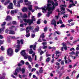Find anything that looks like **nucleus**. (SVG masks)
<instances>
[{
    "label": "nucleus",
    "instance_id": "69168bd1",
    "mask_svg": "<svg viewBox=\"0 0 79 79\" xmlns=\"http://www.w3.org/2000/svg\"><path fill=\"white\" fill-rule=\"evenodd\" d=\"M51 56V55L49 54H46V57H48V56Z\"/></svg>",
    "mask_w": 79,
    "mask_h": 79
},
{
    "label": "nucleus",
    "instance_id": "13d9d810",
    "mask_svg": "<svg viewBox=\"0 0 79 79\" xmlns=\"http://www.w3.org/2000/svg\"><path fill=\"white\" fill-rule=\"evenodd\" d=\"M11 38V39H16V38L15 37V36H10Z\"/></svg>",
    "mask_w": 79,
    "mask_h": 79
},
{
    "label": "nucleus",
    "instance_id": "8fccbe9b",
    "mask_svg": "<svg viewBox=\"0 0 79 79\" xmlns=\"http://www.w3.org/2000/svg\"><path fill=\"white\" fill-rule=\"evenodd\" d=\"M13 3L14 5H16V0H14L13 1Z\"/></svg>",
    "mask_w": 79,
    "mask_h": 79
},
{
    "label": "nucleus",
    "instance_id": "0e129e2a",
    "mask_svg": "<svg viewBox=\"0 0 79 79\" xmlns=\"http://www.w3.org/2000/svg\"><path fill=\"white\" fill-rule=\"evenodd\" d=\"M59 23H60V24H63V22L61 19L59 20Z\"/></svg>",
    "mask_w": 79,
    "mask_h": 79
},
{
    "label": "nucleus",
    "instance_id": "7ed1b4c3",
    "mask_svg": "<svg viewBox=\"0 0 79 79\" xmlns=\"http://www.w3.org/2000/svg\"><path fill=\"white\" fill-rule=\"evenodd\" d=\"M23 20L25 23H28L29 25H31V24L34 23V21H35V18L34 16L32 15L31 17V19H23Z\"/></svg>",
    "mask_w": 79,
    "mask_h": 79
},
{
    "label": "nucleus",
    "instance_id": "ddd939ff",
    "mask_svg": "<svg viewBox=\"0 0 79 79\" xmlns=\"http://www.w3.org/2000/svg\"><path fill=\"white\" fill-rule=\"evenodd\" d=\"M18 12V10H11L10 12L11 14H12L14 15L15 13H17Z\"/></svg>",
    "mask_w": 79,
    "mask_h": 79
},
{
    "label": "nucleus",
    "instance_id": "f8f14e48",
    "mask_svg": "<svg viewBox=\"0 0 79 79\" xmlns=\"http://www.w3.org/2000/svg\"><path fill=\"white\" fill-rule=\"evenodd\" d=\"M6 22H4L3 23L1 24V26H2V27H3L2 28L3 29H2V30L5 29V24H6Z\"/></svg>",
    "mask_w": 79,
    "mask_h": 79
},
{
    "label": "nucleus",
    "instance_id": "c756f323",
    "mask_svg": "<svg viewBox=\"0 0 79 79\" xmlns=\"http://www.w3.org/2000/svg\"><path fill=\"white\" fill-rule=\"evenodd\" d=\"M35 31H36V32H38L39 31V27H38L37 28H36L35 29Z\"/></svg>",
    "mask_w": 79,
    "mask_h": 79
},
{
    "label": "nucleus",
    "instance_id": "052dcab7",
    "mask_svg": "<svg viewBox=\"0 0 79 79\" xmlns=\"http://www.w3.org/2000/svg\"><path fill=\"white\" fill-rule=\"evenodd\" d=\"M61 6H63L64 7H66V5L65 4H64V5H62L60 6V7H61Z\"/></svg>",
    "mask_w": 79,
    "mask_h": 79
},
{
    "label": "nucleus",
    "instance_id": "4468645a",
    "mask_svg": "<svg viewBox=\"0 0 79 79\" xmlns=\"http://www.w3.org/2000/svg\"><path fill=\"white\" fill-rule=\"evenodd\" d=\"M21 68H17L15 70V71L17 72V73H19L20 71H21Z\"/></svg>",
    "mask_w": 79,
    "mask_h": 79
},
{
    "label": "nucleus",
    "instance_id": "49530a36",
    "mask_svg": "<svg viewBox=\"0 0 79 79\" xmlns=\"http://www.w3.org/2000/svg\"><path fill=\"white\" fill-rule=\"evenodd\" d=\"M61 45H63V47H66V43L64 44V43H63L61 44Z\"/></svg>",
    "mask_w": 79,
    "mask_h": 79
},
{
    "label": "nucleus",
    "instance_id": "774afa93",
    "mask_svg": "<svg viewBox=\"0 0 79 79\" xmlns=\"http://www.w3.org/2000/svg\"><path fill=\"white\" fill-rule=\"evenodd\" d=\"M25 64H26L27 66L28 65H29V63L27 62L25 63Z\"/></svg>",
    "mask_w": 79,
    "mask_h": 79
},
{
    "label": "nucleus",
    "instance_id": "a878e982",
    "mask_svg": "<svg viewBox=\"0 0 79 79\" xmlns=\"http://www.w3.org/2000/svg\"><path fill=\"white\" fill-rule=\"evenodd\" d=\"M45 37V36L44 35V33H43L40 36V37H42V39H44V37Z\"/></svg>",
    "mask_w": 79,
    "mask_h": 79
},
{
    "label": "nucleus",
    "instance_id": "37998d69",
    "mask_svg": "<svg viewBox=\"0 0 79 79\" xmlns=\"http://www.w3.org/2000/svg\"><path fill=\"white\" fill-rule=\"evenodd\" d=\"M64 48L65 51H66V50H68V48H67V46H65L64 47Z\"/></svg>",
    "mask_w": 79,
    "mask_h": 79
},
{
    "label": "nucleus",
    "instance_id": "20e7f679",
    "mask_svg": "<svg viewBox=\"0 0 79 79\" xmlns=\"http://www.w3.org/2000/svg\"><path fill=\"white\" fill-rule=\"evenodd\" d=\"M13 54V50L11 48H10L8 49L7 52V55L9 56H12Z\"/></svg>",
    "mask_w": 79,
    "mask_h": 79
},
{
    "label": "nucleus",
    "instance_id": "09e8293b",
    "mask_svg": "<svg viewBox=\"0 0 79 79\" xmlns=\"http://www.w3.org/2000/svg\"><path fill=\"white\" fill-rule=\"evenodd\" d=\"M72 21H73V19L69 20L68 21V23H71V22Z\"/></svg>",
    "mask_w": 79,
    "mask_h": 79
},
{
    "label": "nucleus",
    "instance_id": "5fc2aeb1",
    "mask_svg": "<svg viewBox=\"0 0 79 79\" xmlns=\"http://www.w3.org/2000/svg\"><path fill=\"white\" fill-rule=\"evenodd\" d=\"M17 48H18V49H19V48L20 47V45L19 44H18L17 45Z\"/></svg>",
    "mask_w": 79,
    "mask_h": 79
},
{
    "label": "nucleus",
    "instance_id": "2eb2a0df",
    "mask_svg": "<svg viewBox=\"0 0 79 79\" xmlns=\"http://www.w3.org/2000/svg\"><path fill=\"white\" fill-rule=\"evenodd\" d=\"M60 10L61 11H64V12L62 13V14H64L66 12H65V8L64 7H62L60 8Z\"/></svg>",
    "mask_w": 79,
    "mask_h": 79
},
{
    "label": "nucleus",
    "instance_id": "6ab92c4d",
    "mask_svg": "<svg viewBox=\"0 0 79 79\" xmlns=\"http://www.w3.org/2000/svg\"><path fill=\"white\" fill-rule=\"evenodd\" d=\"M9 33L10 34H15V32L14 31L10 30Z\"/></svg>",
    "mask_w": 79,
    "mask_h": 79
},
{
    "label": "nucleus",
    "instance_id": "e2e57ef3",
    "mask_svg": "<svg viewBox=\"0 0 79 79\" xmlns=\"http://www.w3.org/2000/svg\"><path fill=\"white\" fill-rule=\"evenodd\" d=\"M36 70V69L35 68H33L31 70V72H33V71H35Z\"/></svg>",
    "mask_w": 79,
    "mask_h": 79
},
{
    "label": "nucleus",
    "instance_id": "c9c22d12",
    "mask_svg": "<svg viewBox=\"0 0 79 79\" xmlns=\"http://www.w3.org/2000/svg\"><path fill=\"white\" fill-rule=\"evenodd\" d=\"M44 53V51H42L40 52V55H42Z\"/></svg>",
    "mask_w": 79,
    "mask_h": 79
},
{
    "label": "nucleus",
    "instance_id": "dca6fc26",
    "mask_svg": "<svg viewBox=\"0 0 79 79\" xmlns=\"http://www.w3.org/2000/svg\"><path fill=\"white\" fill-rule=\"evenodd\" d=\"M22 11L23 12H26V11H27V8L26 7H24L22 9Z\"/></svg>",
    "mask_w": 79,
    "mask_h": 79
},
{
    "label": "nucleus",
    "instance_id": "7c9ffc66",
    "mask_svg": "<svg viewBox=\"0 0 79 79\" xmlns=\"http://www.w3.org/2000/svg\"><path fill=\"white\" fill-rule=\"evenodd\" d=\"M66 10L68 11H69V12H70L71 14H72V13H73V12L72 11L70 10H69V9L68 8H67Z\"/></svg>",
    "mask_w": 79,
    "mask_h": 79
},
{
    "label": "nucleus",
    "instance_id": "393cba45",
    "mask_svg": "<svg viewBox=\"0 0 79 79\" xmlns=\"http://www.w3.org/2000/svg\"><path fill=\"white\" fill-rule=\"evenodd\" d=\"M76 73V71L75 70H73V71L72 73V74L71 76H73L74 74H75V73Z\"/></svg>",
    "mask_w": 79,
    "mask_h": 79
},
{
    "label": "nucleus",
    "instance_id": "f257e3e1",
    "mask_svg": "<svg viewBox=\"0 0 79 79\" xmlns=\"http://www.w3.org/2000/svg\"><path fill=\"white\" fill-rule=\"evenodd\" d=\"M48 3L47 4V6H44L43 7H41L43 13H45L47 11V10L48 11H53L55 8L56 6L58 5V4L57 2H56L55 3L52 0H48Z\"/></svg>",
    "mask_w": 79,
    "mask_h": 79
},
{
    "label": "nucleus",
    "instance_id": "603ef678",
    "mask_svg": "<svg viewBox=\"0 0 79 79\" xmlns=\"http://www.w3.org/2000/svg\"><path fill=\"white\" fill-rule=\"evenodd\" d=\"M20 50L19 49H15V52H16V53H17V52H19V51Z\"/></svg>",
    "mask_w": 79,
    "mask_h": 79
},
{
    "label": "nucleus",
    "instance_id": "1a4fd4ad",
    "mask_svg": "<svg viewBox=\"0 0 79 79\" xmlns=\"http://www.w3.org/2000/svg\"><path fill=\"white\" fill-rule=\"evenodd\" d=\"M23 0H20V1H18V4L16 5L17 6V7H20V4H19V3H23Z\"/></svg>",
    "mask_w": 79,
    "mask_h": 79
},
{
    "label": "nucleus",
    "instance_id": "a18cd8bd",
    "mask_svg": "<svg viewBox=\"0 0 79 79\" xmlns=\"http://www.w3.org/2000/svg\"><path fill=\"white\" fill-rule=\"evenodd\" d=\"M20 63H21L22 64H24V61L23 60H21V61Z\"/></svg>",
    "mask_w": 79,
    "mask_h": 79
},
{
    "label": "nucleus",
    "instance_id": "c85d7f7f",
    "mask_svg": "<svg viewBox=\"0 0 79 79\" xmlns=\"http://www.w3.org/2000/svg\"><path fill=\"white\" fill-rule=\"evenodd\" d=\"M44 71V70L42 69H40L39 70V73L42 74L43 73V72Z\"/></svg>",
    "mask_w": 79,
    "mask_h": 79
},
{
    "label": "nucleus",
    "instance_id": "58836bf2",
    "mask_svg": "<svg viewBox=\"0 0 79 79\" xmlns=\"http://www.w3.org/2000/svg\"><path fill=\"white\" fill-rule=\"evenodd\" d=\"M4 42V40L2 41V40H0V45L3 44V43Z\"/></svg>",
    "mask_w": 79,
    "mask_h": 79
},
{
    "label": "nucleus",
    "instance_id": "a211bd4d",
    "mask_svg": "<svg viewBox=\"0 0 79 79\" xmlns=\"http://www.w3.org/2000/svg\"><path fill=\"white\" fill-rule=\"evenodd\" d=\"M11 17H10V16H7L6 20L7 21H10V20H11Z\"/></svg>",
    "mask_w": 79,
    "mask_h": 79
},
{
    "label": "nucleus",
    "instance_id": "680f3d73",
    "mask_svg": "<svg viewBox=\"0 0 79 79\" xmlns=\"http://www.w3.org/2000/svg\"><path fill=\"white\" fill-rule=\"evenodd\" d=\"M12 24H16V21H14L12 22Z\"/></svg>",
    "mask_w": 79,
    "mask_h": 79
},
{
    "label": "nucleus",
    "instance_id": "72a5a7b5",
    "mask_svg": "<svg viewBox=\"0 0 79 79\" xmlns=\"http://www.w3.org/2000/svg\"><path fill=\"white\" fill-rule=\"evenodd\" d=\"M57 11H58V16H60V12H61V10H59V9H58L57 10Z\"/></svg>",
    "mask_w": 79,
    "mask_h": 79
},
{
    "label": "nucleus",
    "instance_id": "c03bdc74",
    "mask_svg": "<svg viewBox=\"0 0 79 79\" xmlns=\"http://www.w3.org/2000/svg\"><path fill=\"white\" fill-rule=\"evenodd\" d=\"M60 53V52L59 51H56V55H58V54H59Z\"/></svg>",
    "mask_w": 79,
    "mask_h": 79
},
{
    "label": "nucleus",
    "instance_id": "bb28decb",
    "mask_svg": "<svg viewBox=\"0 0 79 79\" xmlns=\"http://www.w3.org/2000/svg\"><path fill=\"white\" fill-rule=\"evenodd\" d=\"M20 42L21 44H22V45H23V43H24V41L23 39H21L20 40Z\"/></svg>",
    "mask_w": 79,
    "mask_h": 79
},
{
    "label": "nucleus",
    "instance_id": "5701e85b",
    "mask_svg": "<svg viewBox=\"0 0 79 79\" xmlns=\"http://www.w3.org/2000/svg\"><path fill=\"white\" fill-rule=\"evenodd\" d=\"M27 17V16L26 14H24L22 16L23 18H26Z\"/></svg>",
    "mask_w": 79,
    "mask_h": 79
},
{
    "label": "nucleus",
    "instance_id": "f03ea898",
    "mask_svg": "<svg viewBox=\"0 0 79 79\" xmlns=\"http://www.w3.org/2000/svg\"><path fill=\"white\" fill-rule=\"evenodd\" d=\"M20 53L24 57V59H28L30 62H32V58H31V56H28V55L26 52V50H23L22 51L20 52Z\"/></svg>",
    "mask_w": 79,
    "mask_h": 79
},
{
    "label": "nucleus",
    "instance_id": "a19ab883",
    "mask_svg": "<svg viewBox=\"0 0 79 79\" xmlns=\"http://www.w3.org/2000/svg\"><path fill=\"white\" fill-rule=\"evenodd\" d=\"M1 50L3 51V50H5V48H4L3 46H1Z\"/></svg>",
    "mask_w": 79,
    "mask_h": 79
},
{
    "label": "nucleus",
    "instance_id": "338daca9",
    "mask_svg": "<svg viewBox=\"0 0 79 79\" xmlns=\"http://www.w3.org/2000/svg\"><path fill=\"white\" fill-rule=\"evenodd\" d=\"M39 53H40L41 52H42V49L41 48H39L38 50Z\"/></svg>",
    "mask_w": 79,
    "mask_h": 79
},
{
    "label": "nucleus",
    "instance_id": "473e14b6",
    "mask_svg": "<svg viewBox=\"0 0 79 79\" xmlns=\"http://www.w3.org/2000/svg\"><path fill=\"white\" fill-rule=\"evenodd\" d=\"M15 27L14 26H11L9 28V29H10V30H13V28H15Z\"/></svg>",
    "mask_w": 79,
    "mask_h": 79
},
{
    "label": "nucleus",
    "instance_id": "aec40b11",
    "mask_svg": "<svg viewBox=\"0 0 79 79\" xmlns=\"http://www.w3.org/2000/svg\"><path fill=\"white\" fill-rule=\"evenodd\" d=\"M11 2V0H7L6 1V2L4 3L5 5H6L8 4V3H10Z\"/></svg>",
    "mask_w": 79,
    "mask_h": 79
},
{
    "label": "nucleus",
    "instance_id": "39448f33",
    "mask_svg": "<svg viewBox=\"0 0 79 79\" xmlns=\"http://www.w3.org/2000/svg\"><path fill=\"white\" fill-rule=\"evenodd\" d=\"M25 4L26 5L28 6V9L29 10H32V5H30L31 4V2H28L26 3Z\"/></svg>",
    "mask_w": 79,
    "mask_h": 79
},
{
    "label": "nucleus",
    "instance_id": "f3484780",
    "mask_svg": "<svg viewBox=\"0 0 79 79\" xmlns=\"http://www.w3.org/2000/svg\"><path fill=\"white\" fill-rule=\"evenodd\" d=\"M73 6H76V5L74 3H72V4H70L69 5V6L68 7V8H71V7H73Z\"/></svg>",
    "mask_w": 79,
    "mask_h": 79
},
{
    "label": "nucleus",
    "instance_id": "f704fd0d",
    "mask_svg": "<svg viewBox=\"0 0 79 79\" xmlns=\"http://www.w3.org/2000/svg\"><path fill=\"white\" fill-rule=\"evenodd\" d=\"M47 29H48V28H47V27H45L44 29V32H46V31H47Z\"/></svg>",
    "mask_w": 79,
    "mask_h": 79
},
{
    "label": "nucleus",
    "instance_id": "4c0bfd02",
    "mask_svg": "<svg viewBox=\"0 0 79 79\" xmlns=\"http://www.w3.org/2000/svg\"><path fill=\"white\" fill-rule=\"evenodd\" d=\"M37 23L38 24H40V19H39L37 22Z\"/></svg>",
    "mask_w": 79,
    "mask_h": 79
},
{
    "label": "nucleus",
    "instance_id": "cd10ccee",
    "mask_svg": "<svg viewBox=\"0 0 79 79\" xmlns=\"http://www.w3.org/2000/svg\"><path fill=\"white\" fill-rule=\"evenodd\" d=\"M68 14H64L63 15V18H67L68 17Z\"/></svg>",
    "mask_w": 79,
    "mask_h": 79
},
{
    "label": "nucleus",
    "instance_id": "ea45409f",
    "mask_svg": "<svg viewBox=\"0 0 79 79\" xmlns=\"http://www.w3.org/2000/svg\"><path fill=\"white\" fill-rule=\"evenodd\" d=\"M39 64H37L35 65V67H36V68H39Z\"/></svg>",
    "mask_w": 79,
    "mask_h": 79
},
{
    "label": "nucleus",
    "instance_id": "bf43d9fd",
    "mask_svg": "<svg viewBox=\"0 0 79 79\" xmlns=\"http://www.w3.org/2000/svg\"><path fill=\"white\" fill-rule=\"evenodd\" d=\"M0 79H5V76H2L0 77Z\"/></svg>",
    "mask_w": 79,
    "mask_h": 79
},
{
    "label": "nucleus",
    "instance_id": "79ce46f5",
    "mask_svg": "<svg viewBox=\"0 0 79 79\" xmlns=\"http://www.w3.org/2000/svg\"><path fill=\"white\" fill-rule=\"evenodd\" d=\"M65 27V25L64 24H62L60 26V27Z\"/></svg>",
    "mask_w": 79,
    "mask_h": 79
},
{
    "label": "nucleus",
    "instance_id": "6e6552de",
    "mask_svg": "<svg viewBox=\"0 0 79 79\" xmlns=\"http://www.w3.org/2000/svg\"><path fill=\"white\" fill-rule=\"evenodd\" d=\"M51 24L52 25H54V26H56V23L54 19L52 20L51 21Z\"/></svg>",
    "mask_w": 79,
    "mask_h": 79
},
{
    "label": "nucleus",
    "instance_id": "4d7b16f0",
    "mask_svg": "<svg viewBox=\"0 0 79 79\" xmlns=\"http://www.w3.org/2000/svg\"><path fill=\"white\" fill-rule=\"evenodd\" d=\"M43 59V56H41L40 57V61H42V59Z\"/></svg>",
    "mask_w": 79,
    "mask_h": 79
},
{
    "label": "nucleus",
    "instance_id": "423d86ee",
    "mask_svg": "<svg viewBox=\"0 0 79 79\" xmlns=\"http://www.w3.org/2000/svg\"><path fill=\"white\" fill-rule=\"evenodd\" d=\"M13 3L10 2L9 3V5L8 6L7 8L8 9H13Z\"/></svg>",
    "mask_w": 79,
    "mask_h": 79
},
{
    "label": "nucleus",
    "instance_id": "864d4df0",
    "mask_svg": "<svg viewBox=\"0 0 79 79\" xmlns=\"http://www.w3.org/2000/svg\"><path fill=\"white\" fill-rule=\"evenodd\" d=\"M42 45H43V46H45L46 44H47V43L45 42L42 43Z\"/></svg>",
    "mask_w": 79,
    "mask_h": 79
},
{
    "label": "nucleus",
    "instance_id": "de8ad7c7",
    "mask_svg": "<svg viewBox=\"0 0 79 79\" xmlns=\"http://www.w3.org/2000/svg\"><path fill=\"white\" fill-rule=\"evenodd\" d=\"M60 64H61V65H64V61L62 60L60 62Z\"/></svg>",
    "mask_w": 79,
    "mask_h": 79
},
{
    "label": "nucleus",
    "instance_id": "9d476101",
    "mask_svg": "<svg viewBox=\"0 0 79 79\" xmlns=\"http://www.w3.org/2000/svg\"><path fill=\"white\" fill-rule=\"evenodd\" d=\"M36 47V45H31L30 46V48L31 49L32 48H33L34 50H35V48Z\"/></svg>",
    "mask_w": 79,
    "mask_h": 79
},
{
    "label": "nucleus",
    "instance_id": "6e6d98bb",
    "mask_svg": "<svg viewBox=\"0 0 79 79\" xmlns=\"http://www.w3.org/2000/svg\"><path fill=\"white\" fill-rule=\"evenodd\" d=\"M42 16V14L40 13H39L38 14V17H40V16Z\"/></svg>",
    "mask_w": 79,
    "mask_h": 79
},
{
    "label": "nucleus",
    "instance_id": "2f4dec72",
    "mask_svg": "<svg viewBox=\"0 0 79 79\" xmlns=\"http://www.w3.org/2000/svg\"><path fill=\"white\" fill-rule=\"evenodd\" d=\"M55 32L56 33V34L58 35H60V34H61V32L59 31H56Z\"/></svg>",
    "mask_w": 79,
    "mask_h": 79
},
{
    "label": "nucleus",
    "instance_id": "4be33fe9",
    "mask_svg": "<svg viewBox=\"0 0 79 79\" xmlns=\"http://www.w3.org/2000/svg\"><path fill=\"white\" fill-rule=\"evenodd\" d=\"M50 61V57H48L46 59V62H49Z\"/></svg>",
    "mask_w": 79,
    "mask_h": 79
},
{
    "label": "nucleus",
    "instance_id": "b1692460",
    "mask_svg": "<svg viewBox=\"0 0 79 79\" xmlns=\"http://www.w3.org/2000/svg\"><path fill=\"white\" fill-rule=\"evenodd\" d=\"M29 53L30 54H32L34 53V52L32 51V50L31 49H30L29 51Z\"/></svg>",
    "mask_w": 79,
    "mask_h": 79
},
{
    "label": "nucleus",
    "instance_id": "0eeeda50",
    "mask_svg": "<svg viewBox=\"0 0 79 79\" xmlns=\"http://www.w3.org/2000/svg\"><path fill=\"white\" fill-rule=\"evenodd\" d=\"M26 33L25 35L26 37H29V36H30V33H29L30 31L29 30H26Z\"/></svg>",
    "mask_w": 79,
    "mask_h": 79
},
{
    "label": "nucleus",
    "instance_id": "e433bc0d",
    "mask_svg": "<svg viewBox=\"0 0 79 79\" xmlns=\"http://www.w3.org/2000/svg\"><path fill=\"white\" fill-rule=\"evenodd\" d=\"M13 74L14 75H15V76H17V74H18V72H17L16 71H15V73H14Z\"/></svg>",
    "mask_w": 79,
    "mask_h": 79
},
{
    "label": "nucleus",
    "instance_id": "412c9836",
    "mask_svg": "<svg viewBox=\"0 0 79 79\" xmlns=\"http://www.w3.org/2000/svg\"><path fill=\"white\" fill-rule=\"evenodd\" d=\"M21 71L22 72V73L23 74H24V73L25 71H26V70H25V69L24 68H23L21 69Z\"/></svg>",
    "mask_w": 79,
    "mask_h": 79
},
{
    "label": "nucleus",
    "instance_id": "3c124183",
    "mask_svg": "<svg viewBox=\"0 0 79 79\" xmlns=\"http://www.w3.org/2000/svg\"><path fill=\"white\" fill-rule=\"evenodd\" d=\"M74 50H75L74 48H71L70 49V51H74Z\"/></svg>",
    "mask_w": 79,
    "mask_h": 79
},
{
    "label": "nucleus",
    "instance_id": "9b49d317",
    "mask_svg": "<svg viewBox=\"0 0 79 79\" xmlns=\"http://www.w3.org/2000/svg\"><path fill=\"white\" fill-rule=\"evenodd\" d=\"M48 11V12L47 13V14L46 15V16H47V17L50 16V14H52V11H53V10H50Z\"/></svg>",
    "mask_w": 79,
    "mask_h": 79
}]
</instances>
